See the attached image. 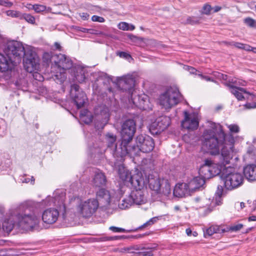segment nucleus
<instances>
[{
	"label": "nucleus",
	"instance_id": "obj_1",
	"mask_svg": "<svg viewBox=\"0 0 256 256\" xmlns=\"http://www.w3.org/2000/svg\"><path fill=\"white\" fill-rule=\"evenodd\" d=\"M208 128L204 130L202 135L203 146L212 155L218 154L221 148V156L222 158L220 165L212 163L210 164L212 177L218 175L222 170L232 168L226 167V164L230 163L232 158L234 138L232 134L226 135L222 130L221 125L212 122H208Z\"/></svg>",
	"mask_w": 256,
	"mask_h": 256
},
{
	"label": "nucleus",
	"instance_id": "obj_2",
	"mask_svg": "<svg viewBox=\"0 0 256 256\" xmlns=\"http://www.w3.org/2000/svg\"><path fill=\"white\" fill-rule=\"evenodd\" d=\"M5 52L12 62L18 63L23 56L24 66L26 70L32 72L39 68V58L33 48L26 47L17 41L10 42L7 44Z\"/></svg>",
	"mask_w": 256,
	"mask_h": 256
},
{
	"label": "nucleus",
	"instance_id": "obj_3",
	"mask_svg": "<svg viewBox=\"0 0 256 256\" xmlns=\"http://www.w3.org/2000/svg\"><path fill=\"white\" fill-rule=\"evenodd\" d=\"M39 220L34 214H20L17 210L11 212L2 223V228L8 232L17 230H30L37 229Z\"/></svg>",
	"mask_w": 256,
	"mask_h": 256
},
{
	"label": "nucleus",
	"instance_id": "obj_4",
	"mask_svg": "<svg viewBox=\"0 0 256 256\" xmlns=\"http://www.w3.org/2000/svg\"><path fill=\"white\" fill-rule=\"evenodd\" d=\"M134 80L131 76H124L118 81V86L124 91L128 92L130 98V103L140 109L148 110L152 109V104L150 102L148 96L146 94L138 95L134 90Z\"/></svg>",
	"mask_w": 256,
	"mask_h": 256
},
{
	"label": "nucleus",
	"instance_id": "obj_5",
	"mask_svg": "<svg viewBox=\"0 0 256 256\" xmlns=\"http://www.w3.org/2000/svg\"><path fill=\"white\" fill-rule=\"evenodd\" d=\"M136 122L132 119H128L125 120L122 126L121 129V134L122 140L119 148L116 146H114V154L118 158H122L128 154L126 148L132 142L133 136L136 132Z\"/></svg>",
	"mask_w": 256,
	"mask_h": 256
},
{
	"label": "nucleus",
	"instance_id": "obj_6",
	"mask_svg": "<svg viewBox=\"0 0 256 256\" xmlns=\"http://www.w3.org/2000/svg\"><path fill=\"white\" fill-rule=\"evenodd\" d=\"M136 146L132 144V142L128 145L126 148L127 155L134 156L138 155L140 152H149L154 146L153 139L148 136H138L136 139Z\"/></svg>",
	"mask_w": 256,
	"mask_h": 256
},
{
	"label": "nucleus",
	"instance_id": "obj_7",
	"mask_svg": "<svg viewBox=\"0 0 256 256\" xmlns=\"http://www.w3.org/2000/svg\"><path fill=\"white\" fill-rule=\"evenodd\" d=\"M180 97V94L176 88H170L160 95L158 102L162 108L168 110L178 103Z\"/></svg>",
	"mask_w": 256,
	"mask_h": 256
},
{
	"label": "nucleus",
	"instance_id": "obj_8",
	"mask_svg": "<svg viewBox=\"0 0 256 256\" xmlns=\"http://www.w3.org/2000/svg\"><path fill=\"white\" fill-rule=\"evenodd\" d=\"M54 58H56L54 60L55 66L58 71L54 76L60 82H63L66 79L65 72L72 66V62L69 58L62 54H56Z\"/></svg>",
	"mask_w": 256,
	"mask_h": 256
},
{
	"label": "nucleus",
	"instance_id": "obj_9",
	"mask_svg": "<svg viewBox=\"0 0 256 256\" xmlns=\"http://www.w3.org/2000/svg\"><path fill=\"white\" fill-rule=\"evenodd\" d=\"M119 176L120 178L126 184H130L132 187H142L146 184V181H144L143 174L141 172L132 175L128 170L123 169L120 170Z\"/></svg>",
	"mask_w": 256,
	"mask_h": 256
},
{
	"label": "nucleus",
	"instance_id": "obj_10",
	"mask_svg": "<svg viewBox=\"0 0 256 256\" xmlns=\"http://www.w3.org/2000/svg\"><path fill=\"white\" fill-rule=\"evenodd\" d=\"M228 174L226 173L224 177V186L229 190H232L240 186L244 182L242 174L239 172H232L228 169Z\"/></svg>",
	"mask_w": 256,
	"mask_h": 256
},
{
	"label": "nucleus",
	"instance_id": "obj_11",
	"mask_svg": "<svg viewBox=\"0 0 256 256\" xmlns=\"http://www.w3.org/2000/svg\"><path fill=\"white\" fill-rule=\"evenodd\" d=\"M170 119L166 116L158 118L150 126V131L152 134H158L166 130L170 125Z\"/></svg>",
	"mask_w": 256,
	"mask_h": 256
},
{
	"label": "nucleus",
	"instance_id": "obj_12",
	"mask_svg": "<svg viewBox=\"0 0 256 256\" xmlns=\"http://www.w3.org/2000/svg\"><path fill=\"white\" fill-rule=\"evenodd\" d=\"M98 207V204L96 200H88L79 204L78 211L83 217L88 218L94 213Z\"/></svg>",
	"mask_w": 256,
	"mask_h": 256
},
{
	"label": "nucleus",
	"instance_id": "obj_13",
	"mask_svg": "<svg viewBox=\"0 0 256 256\" xmlns=\"http://www.w3.org/2000/svg\"><path fill=\"white\" fill-rule=\"evenodd\" d=\"M142 174L144 180L146 181L145 186L148 184L151 190L158 192L161 188L162 179L161 180L158 177L157 174H153L152 172V174L148 173V174L144 172Z\"/></svg>",
	"mask_w": 256,
	"mask_h": 256
},
{
	"label": "nucleus",
	"instance_id": "obj_14",
	"mask_svg": "<svg viewBox=\"0 0 256 256\" xmlns=\"http://www.w3.org/2000/svg\"><path fill=\"white\" fill-rule=\"evenodd\" d=\"M70 94L78 108L83 106L87 100L85 93L80 90V86L76 84L72 85Z\"/></svg>",
	"mask_w": 256,
	"mask_h": 256
},
{
	"label": "nucleus",
	"instance_id": "obj_15",
	"mask_svg": "<svg viewBox=\"0 0 256 256\" xmlns=\"http://www.w3.org/2000/svg\"><path fill=\"white\" fill-rule=\"evenodd\" d=\"M198 116L196 114L184 112V119L182 122V126L184 128L194 130L198 128Z\"/></svg>",
	"mask_w": 256,
	"mask_h": 256
},
{
	"label": "nucleus",
	"instance_id": "obj_16",
	"mask_svg": "<svg viewBox=\"0 0 256 256\" xmlns=\"http://www.w3.org/2000/svg\"><path fill=\"white\" fill-rule=\"evenodd\" d=\"M144 186L145 184L142 187H133L135 190L129 196L131 200L133 201V204L140 205L146 203V198L144 192Z\"/></svg>",
	"mask_w": 256,
	"mask_h": 256
},
{
	"label": "nucleus",
	"instance_id": "obj_17",
	"mask_svg": "<svg viewBox=\"0 0 256 256\" xmlns=\"http://www.w3.org/2000/svg\"><path fill=\"white\" fill-rule=\"evenodd\" d=\"M59 212L56 208H50L46 210L42 214V220L46 224H52L56 222Z\"/></svg>",
	"mask_w": 256,
	"mask_h": 256
},
{
	"label": "nucleus",
	"instance_id": "obj_18",
	"mask_svg": "<svg viewBox=\"0 0 256 256\" xmlns=\"http://www.w3.org/2000/svg\"><path fill=\"white\" fill-rule=\"evenodd\" d=\"M190 191L188 184H178L174 189L173 194L176 197L182 198L188 194Z\"/></svg>",
	"mask_w": 256,
	"mask_h": 256
},
{
	"label": "nucleus",
	"instance_id": "obj_19",
	"mask_svg": "<svg viewBox=\"0 0 256 256\" xmlns=\"http://www.w3.org/2000/svg\"><path fill=\"white\" fill-rule=\"evenodd\" d=\"M244 174L248 181L256 180V165L248 164L244 168Z\"/></svg>",
	"mask_w": 256,
	"mask_h": 256
},
{
	"label": "nucleus",
	"instance_id": "obj_20",
	"mask_svg": "<svg viewBox=\"0 0 256 256\" xmlns=\"http://www.w3.org/2000/svg\"><path fill=\"white\" fill-rule=\"evenodd\" d=\"M212 163L210 160H206L204 164L200 168L199 174L202 178L206 180V179H209L212 177V174L210 172V164Z\"/></svg>",
	"mask_w": 256,
	"mask_h": 256
},
{
	"label": "nucleus",
	"instance_id": "obj_21",
	"mask_svg": "<svg viewBox=\"0 0 256 256\" xmlns=\"http://www.w3.org/2000/svg\"><path fill=\"white\" fill-rule=\"evenodd\" d=\"M225 85L230 89V92L238 98V100H242L244 98L242 92L246 93V90L242 88H238L230 84V82L225 83Z\"/></svg>",
	"mask_w": 256,
	"mask_h": 256
},
{
	"label": "nucleus",
	"instance_id": "obj_22",
	"mask_svg": "<svg viewBox=\"0 0 256 256\" xmlns=\"http://www.w3.org/2000/svg\"><path fill=\"white\" fill-rule=\"evenodd\" d=\"M205 184V180L200 176H196L188 184L191 192L196 190L202 187Z\"/></svg>",
	"mask_w": 256,
	"mask_h": 256
},
{
	"label": "nucleus",
	"instance_id": "obj_23",
	"mask_svg": "<svg viewBox=\"0 0 256 256\" xmlns=\"http://www.w3.org/2000/svg\"><path fill=\"white\" fill-rule=\"evenodd\" d=\"M106 179L105 175L102 172L96 174L93 179V185L96 187H101L106 185Z\"/></svg>",
	"mask_w": 256,
	"mask_h": 256
},
{
	"label": "nucleus",
	"instance_id": "obj_24",
	"mask_svg": "<svg viewBox=\"0 0 256 256\" xmlns=\"http://www.w3.org/2000/svg\"><path fill=\"white\" fill-rule=\"evenodd\" d=\"M98 198L102 200L106 204H110L111 198V194L109 191L104 189L100 188L96 192Z\"/></svg>",
	"mask_w": 256,
	"mask_h": 256
},
{
	"label": "nucleus",
	"instance_id": "obj_25",
	"mask_svg": "<svg viewBox=\"0 0 256 256\" xmlns=\"http://www.w3.org/2000/svg\"><path fill=\"white\" fill-rule=\"evenodd\" d=\"M75 69L76 72L74 74V80H76L80 83L84 82L86 78L85 70L84 68H81L80 66H78Z\"/></svg>",
	"mask_w": 256,
	"mask_h": 256
},
{
	"label": "nucleus",
	"instance_id": "obj_26",
	"mask_svg": "<svg viewBox=\"0 0 256 256\" xmlns=\"http://www.w3.org/2000/svg\"><path fill=\"white\" fill-rule=\"evenodd\" d=\"M224 232H226V230L222 228V227L218 226H212L206 230L204 235L205 236L206 235L210 236L215 233L222 234Z\"/></svg>",
	"mask_w": 256,
	"mask_h": 256
},
{
	"label": "nucleus",
	"instance_id": "obj_27",
	"mask_svg": "<svg viewBox=\"0 0 256 256\" xmlns=\"http://www.w3.org/2000/svg\"><path fill=\"white\" fill-rule=\"evenodd\" d=\"M170 186L168 180L162 179L161 188L158 192H162L164 194L167 196L170 194Z\"/></svg>",
	"mask_w": 256,
	"mask_h": 256
},
{
	"label": "nucleus",
	"instance_id": "obj_28",
	"mask_svg": "<svg viewBox=\"0 0 256 256\" xmlns=\"http://www.w3.org/2000/svg\"><path fill=\"white\" fill-rule=\"evenodd\" d=\"M9 62L2 54H0V71L4 72L9 70Z\"/></svg>",
	"mask_w": 256,
	"mask_h": 256
},
{
	"label": "nucleus",
	"instance_id": "obj_29",
	"mask_svg": "<svg viewBox=\"0 0 256 256\" xmlns=\"http://www.w3.org/2000/svg\"><path fill=\"white\" fill-rule=\"evenodd\" d=\"M133 204V201L131 200L130 196L124 198L118 204L119 208L122 210H125L130 208Z\"/></svg>",
	"mask_w": 256,
	"mask_h": 256
},
{
	"label": "nucleus",
	"instance_id": "obj_30",
	"mask_svg": "<svg viewBox=\"0 0 256 256\" xmlns=\"http://www.w3.org/2000/svg\"><path fill=\"white\" fill-rule=\"evenodd\" d=\"M56 54H53L52 52H46L43 54L42 60L46 64L48 65L52 60L54 62V60L56 58H54Z\"/></svg>",
	"mask_w": 256,
	"mask_h": 256
},
{
	"label": "nucleus",
	"instance_id": "obj_31",
	"mask_svg": "<svg viewBox=\"0 0 256 256\" xmlns=\"http://www.w3.org/2000/svg\"><path fill=\"white\" fill-rule=\"evenodd\" d=\"M139 250V247L137 246L126 247V248H117L115 250L116 252H128V253H134L136 252V251Z\"/></svg>",
	"mask_w": 256,
	"mask_h": 256
},
{
	"label": "nucleus",
	"instance_id": "obj_32",
	"mask_svg": "<svg viewBox=\"0 0 256 256\" xmlns=\"http://www.w3.org/2000/svg\"><path fill=\"white\" fill-rule=\"evenodd\" d=\"M119 29L122 30H130L132 31L135 29V26L132 24H130L126 22H120L118 25Z\"/></svg>",
	"mask_w": 256,
	"mask_h": 256
},
{
	"label": "nucleus",
	"instance_id": "obj_33",
	"mask_svg": "<svg viewBox=\"0 0 256 256\" xmlns=\"http://www.w3.org/2000/svg\"><path fill=\"white\" fill-rule=\"evenodd\" d=\"M196 203H200L196 205L197 207L205 208L209 206L210 204V200L207 199H200V198H196L194 199Z\"/></svg>",
	"mask_w": 256,
	"mask_h": 256
},
{
	"label": "nucleus",
	"instance_id": "obj_34",
	"mask_svg": "<svg viewBox=\"0 0 256 256\" xmlns=\"http://www.w3.org/2000/svg\"><path fill=\"white\" fill-rule=\"evenodd\" d=\"M152 248H142L140 249L139 248V250H140V252H138L139 256H152Z\"/></svg>",
	"mask_w": 256,
	"mask_h": 256
},
{
	"label": "nucleus",
	"instance_id": "obj_35",
	"mask_svg": "<svg viewBox=\"0 0 256 256\" xmlns=\"http://www.w3.org/2000/svg\"><path fill=\"white\" fill-rule=\"evenodd\" d=\"M106 138L108 143V146L112 147L116 142V136L112 134L108 133L106 135Z\"/></svg>",
	"mask_w": 256,
	"mask_h": 256
},
{
	"label": "nucleus",
	"instance_id": "obj_36",
	"mask_svg": "<svg viewBox=\"0 0 256 256\" xmlns=\"http://www.w3.org/2000/svg\"><path fill=\"white\" fill-rule=\"evenodd\" d=\"M20 18L24 19L27 22L34 24L35 22V18L30 14H24L21 16Z\"/></svg>",
	"mask_w": 256,
	"mask_h": 256
},
{
	"label": "nucleus",
	"instance_id": "obj_37",
	"mask_svg": "<svg viewBox=\"0 0 256 256\" xmlns=\"http://www.w3.org/2000/svg\"><path fill=\"white\" fill-rule=\"evenodd\" d=\"M228 128L229 129L231 133H238L240 132L239 126L236 124H226Z\"/></svg>",
	"mask_w": 256,
	"mask_h": 256
},
{
	"label": "nucleus",
	"instance_id": "obj_38",
	"mask_svg": "<svg viewBox=\"0 0 256 256\" xmlns=\"http://www.w3.org/2000/svg\"><path fill=\"white\" fill-rule=\"evenodd\" d=\"M243 227V225L242 224H235L229 228H227V230H226V232L227 231H231V232H238Z\"/></svg>",
	"mask_w": 256,
	"mask_h": 256
},
{
	"label": "nucleus",
	"instance_id": "obj_39",
	"mask_svg": "<svg viewBox=\"0 0 256 256\" xmlns=\"http://www.w3.org/2000/svg\"><path fill=\"white\" fill-rule=\"evenodd\" d=\"M6 14L8 16L14 18H21V14L18 11L9 10L6 12Z\"/></svg>",
	"mask_w": 256,
	"mask_h": 256
},
{
	"label": "nucleus",
	"instance_id": "obj_40",
	"mask_svg": "<svg viewBox=\"0 0 256 256\" xmlns=\"http://www.w3.org/2000/svg\"><path fill=\"white\" fill-rule=\"evenodd\" d=\"M244 22L246 25L250 27H256V22L250 18L244 19Z\"/></svg>",
	"mask_w": 256,
	"mask_h": 256
},
{
	"label": "nucleus",
	"instance_id": "obj_41",
	"mask_svg": "<svg viewBox=\"0 0 256 256\" xmlns=\"http://www.w3.org/2000/svg\"><path fill=\"white\" fill-rule=\"evenodd\" d=\"M46 7L44 5L42 4H35L34 11L37 12H41L46 10Z\"/></svg>",
	"mask_w": 256,
	"mask_h": 256
},
{
	"label": "nucleus",
	"instance_id": "obj_42",
	"mask_svg": "<svg viewBox=\"0 0 256 256\" xmlns=\"http://www.w3.org/2000/svg\"><path fill=\"white\" fill-rule=\"evenodd\" d=\"M186 23L190 24H196L199 23V20L193 17H188L186 19Z\"/></svg>",
	"mask_w": 256,
	"mask_h": 256
},
{
	"label": "nucleus",
	"instance_id": "obj_43",
	"mask_svg": "<svg viewBox=\"0 0 256 256\" xmlns=\"http://www.w3.org/2000/svg\"><path fill=\"white\" fill-rule=\"evenodd\" d=\"M212 10L211 6L209 4H205L202 7V12L206 14H210V10Z\"/></svg>",
	"mask_w": 256,
	"mask_h": 256
},
{
	"label": "nucleus",
	"instance_id": "obj_44",
	"mask_svg": "<svg viewBox=\"0 0 256 256\" xmlns=\"http://www.w3.org/2000/svg\"><path fill=\"white\" fill-rule=\"evenodd\" d=\"M110 230L114 232H126V230L124 228H118L114 226L110 227Z\"/></svg>",
	"mask_w": 256,
	"mask_h": 256
},
{
	"label": "nucleus",
	"instance_id": "obj_45",
	"mask_svg": "<svg viewBox=\"0 0 256 256\" xmlns=\"http://www.w3.org/2000/svg\"><path fill=\"white\" fill-rule=\"evenodd\" d=\"M92 20L93 22H104L105 21L104 18L96 15H94L92 17Z\"/></svg>",
	"mask_w": 256,
	"mask_h": 256
},
{
	"label": "nucleus",
	"instance_id": "obj_46",
	"mask_svg": "<svg viewBox=\"0 0 256 256\" xmlns=\"http://www.w3.org/2000/svg\"><path fill=\"white\" fill-rule=\"evenodd\" d=\"M184 68L186 70L192 74H195L198 75V74L196 73L198 70L193 67L188 66H184Z\"/></svg>",
	"mask_w": 256,
	"mask_h": 256
},
{
	"label": "nucleus",
	"instance_id": "obj_47",
	"mask_svg": "<svg viewBox=\"0 0 256 256\" xmlns=\"http://www.w3.org/2000/svg\"><path fill=\"white\" fill-rule=\"evenodd\" d=\"M198 76H200L202 79L204 80H206V81H210V82H216L213 79H212L210 77H208V76H204V75H203L200 72H198Z\"/></svg>",
	"mask_w": 256,
	"mask_h": 256
},
{
	"label": "nucleus",
	"instance_id": "obj_48",
	"mask_svg": "<svg viewBox=\"0 0 256 256\" xmlns=\"http://www.w3.org/2000/svg\"><path fill=\"white\" fill-rule=\"evenodd\" d=\"M156 218H152L151 219H150L148 221L146 222L142 226V227L144 228V227H146V226H150V225L152 224L154 222H156Z\"/></svg>",
	"mask_w": 256,
	"mask_h": 256
},
{
	"label": "nucleus",
	"instance_id": "obj_49",
	"mask_svg": "<svg viewBox=\"0 0 256 256\" xmlns=\"http://www.w3.org/2000/svg\"><path fill=\"white\" fill-rule=\"evenodd\" d=\"M244 107L246 109H252L256 108V102H254L252 103L248 102L244 105Z\"/></svg>",
	"mask_w": 256,
	"mask_h": 256
},
{
	"label": "nucleus",
	"instance_id": "obj_50",
	"mask_svg": "<svg viewBox=\"0 0 256 256\" xmlns=\"http://www.w3.org/2000/svg\"><path fill=\"white\" fill-rule=\"evenodd\" d=\"M222 190H223V189H222V186H218V190H217V192H216V196H218V198L219 199L220 198V196L222 195Z\"/></svg>",
	"mask_w": 256,
	"mask_h": 256
},
{
	"label": "nucleus",
	"instance_id": "obj_51",
	"mask_svg": "<svg viewBox=\"0 0 256 256\" xmlns=\"http://www.w3.org/2000/svg\"><path fill=\"white\" fill-rule=\"evenodd\" d=\"M118 54L121 58H130V54H128L126 52H119L118 53Z\"/></svg>",
	"mask_w": 256,
	"mask_h": 256
},
{
	"label": "nucleus",
	"instance_id": "obj_52",
	"mask_svg": "<svg viewBox=\"0 0 256 256\" xmlns=\"http://www.w3.org/2000/svg\"><path fill=\"white\" fill-rule=\"evenodd\" d=\"M0 5L6 6H8V7H10L12 5V4L9 2H6V1H4L3 0H0Z\"/></svg>",
	"mask_w": 256,
	"mask_h": 256
},
{
	"label": "nucleus",
	"instance_id": "obj_53",
	"mask_svg": "<svg viewBox=\"0 0 256 256\" xmlns=\"http://www.w3.org/2000/svg\"><path fill=\"white\" fill-rule=\"evenodd\" d=\"M80 16L83 20H87L90 17L89 14L86 12L80 13Z\"/></svg>",
	"mask_w": 256,
	"mask_h": 256
},
{
	"label": "nucleus",
	"instance_id": "obj_54",
	"mask_svg": "<svg viewBox=\"0 0 256 256\" xmlns=\"http://www.w3.org/2000/svg\"><path fill=\"white\" fill-rule=\"evenodd\" d=\"M232 45L236 46V48H238L240 49H243L244 48V44H243L240 43V42H232Z\"/></svg>",
	"mask_w": 256,
	"mask_h": 256
},
{
	"label": "nucleus",
	"instance_id": "obj_55",
	"mask_svg": "<svg viewBox=\"0 0 256 256\" xmlns=\"http://www.w3.org/2000/svg\"><path fill=\"white\" fill-rule=\"evenodd\" d=\"M212 74L214 75V76L215 77H216V78H218L220 80L222 79V74H221V73L217 72H213Z\"/></svg>",
	"mask_w": 256,
	"mask_h": 256
},
{
	"label": "nucleus",
	"instance_id": "obj_56",
	"mask_svg": "<svg viewBox=\"0 0 256 256\" xmlns=\"http://www.w3.org/2000/svg\"><path fill=\"white\" fill-rule=\"evenodd\" d=\"M244 48L243 49L245 50L248 51H252V47L248 44H244Z\"/></svg>",
	"mask_w": 256,
	"mask_h": 256
},
{
	"label": "nucleus",
	"instance_id": "obj_57",
	"mask_svg": "<svg viewBox=\"0 0 256 256\" xmlns=\"http://www.w3.org/2000/svg\"><path fill=\"white\" fill-rule=\"evenodd\" d=\"M26 8H28V10H34L35 8V4L32 5V4H27Z\"/></svg>",
	"mask_w": 256,
	"mask_h": 256
},
{
	"label": "nucleus",
	"instance_id": "obj_58",
	"mask_svg": "<svg viewBox=\"0 0 256 256\" xmlns=\"http://www.w3.org/2000/svg\"><path fill=\"white\" fill-rule=\"evenodd\" d=\"M54 46H55V48L56 49V50H61V46L60 45V44L57 42H56L54 44Z\"/></svg>",
	"mask_w": 256,
	"mask_h": 256
},
{
	"label": "nucleus",
	"instance_id": "obj_59",
	"mask_svg": "<svg viewBox=\"0 0 256 256\" xmlns=\"http://www.w3.org/2000/svg\"><path fill=\"white\" fill-rule=\"evenodd\" d=\"M248 221H256V216H251L248 218Z\"/></svg>",
	"mask_w": 256,
	"mask_h": 256
},
{
	"label": "nucleus",
	"instance_id": "obj_60",
	"mask_svg": "<svg viewBox=\"0 0 256 256\" xmlns=\"http://www.w3.org/2000/svg\"><path fill=\"white\" fill-rule=\"evenodd\" d=\"M186 232L188 236H191L192 232V230H190V228H187L186 230Z\"/></svg>",
	"mask_w": 256,
	"mask_h": 256
},
{
	"label": "nucleus",
	"instance_id": "obj_61",
	"mask_svg": "<svg viewBox=\"0 0 256 256\" xmlns=\"http://www.w3.org/2000/svg\"><path fill=\"white\" fill-rule=\"evenodd\" d=\"M36 78L38 80H41V76L39 74H36L35 76Z\"/></svg>",
	"mask_w": 256,
	"mask_h": 256
},
{
	"label": "nucleus",
	"instance_id": "obj_62",
	"mask_svg": "<svg viewBox=\"0 0 256 256\" xmlns=\"http://www.w3.org/2000/svg\"><path fill=\"white\" fill-rule=\"evenodd\" d=\"M221 10V7L216 6L214 8V12H216L220 11Z\"/></svg>",
	"mask_w": 256,
	"mask_h": 256
},
{
	"label": "nucleus",
	"instance_id": "obj_63",
	"mask_svg": "<svg viewBox=\"0 0 256 256\" xmlns=\"http://www.w3.org/2000/svg\"><path fill=\"white\" fill-rule=\"evenodd\" d=\"M228 76L226 74H222V77L221 80H228Z\"/></svg>",
	"mask_w": 256,
	"mask_h": 256
},
{
	"label": "nucleus",
	"instance_id": "obj_64",
	"mask_svg": "<svg viewBox=\"0 0 256 256\" xmlns=\"http://www.w3.org/2000/svg\"><path fill=\"white\" fill-rule=\"evenodd\" d=\"M240 204L241 210L245 206L244 203L243 202H240Z\"/></svg>",
	"mask_w": 256,
	"mask_h": 256
}]
</instances>
